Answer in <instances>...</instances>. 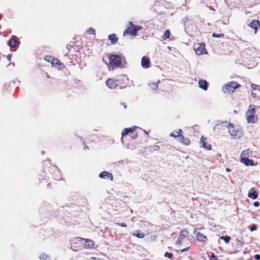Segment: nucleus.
I'll list each match as a JSON object with an SVG mask.
<instances>
[{"instance_id": "1", "label": "nucleus", "mask_w": 260, "mask_h": 260, "mask_svg": "<svg viewBox=\"0 0 260 260\" xmlns=\"http://www.w3.org/2000/svg\"><path fill=\"white\" fill-rule=\"evenodd\" d=\"M110 61L108 64L109 68L113 69L115 67H123V63H125V58L118 55L111 54L109 56Z\"/></svg>"}, {"instance_id": "2", "label": "nucleus", "mask_w": 260, "mask_h": 260, "mask_svg": "<svg viewBox=\"0 0 260 260\" xmlns=\"http://www.w3.org/2000/svg\"><path fill=\"white\" fill-rule=\"evenodd\" d=\"M222 126H225L229 129V133L233 137H241L242 136V133L240 130L239 126L237 125H234L227 121L221 123Z\"/></svg>"}, {"instance_id": "3", "label": "nucleus", "mask_w": 260, "mask_h": 260, "mask_svg": "<svg viewBox=\"0 0 260 260\" xmlns=\"http://www.w3.org/2000/svg\"><path fill=\"white\" fill-rule=\"evenodd\" d=\"M82 240H85V244L84 246L85 248L86 249H92L94 245V243L93 241L88 239H83L81 237H76L74 238L72 240L71 245V249L75 251H77L78 250L79 248L77 246H75V244H76L77 243V242L81 241Z\"/></svg>"}, {"instance_id": "4", "label": "nucleus", "mask_w": 260, "mask_h": 260, "mask_svg": "<svg viewBox=\"0 0 260 260\" xmlns=\"http://www.w3.org/2000/svg\"><path fill=\"white\" fill-rule=\"evenodd\" d=\"M255 109L254 105H250L248 110L246 112L245 116L248 123H254L257 120V116L255 114Z\"/></svg>"}, {"instance_id": "5", "label": "nucleus", "mask_w": 260, "mask_h": 260, "mask_svg": "<svg viewBox=\"0 0 260 260\" xmlns=\"http://www.w3.org/2000/svg\"><path fill=\"white\" fill-rule=\"evenodd\" d=\"M240 85L235 82H231L222 87V90L224 93H233L234 89L240 87Z\"/></svg>"}, {"instance_id": "6", "label": "nucleus", "mask_w": 260, "mask_h": 260, "mask_svg": "<svg viewBox=\"0 0 260 260\" xmlns=\"http://www.w3.org/2000/svg\"><path fill=\"white\" fill-rule=\"evenodd\" d=\"M188 232L186 229H183L178 238V240L176 241L175 244L177 245H180L182 244L184 241H188L189 239L187 237Z\"/></svg>"}, {"instance_id": "7", "label": "nucleus", "mask_w": 260, "mask_h": 260, "mask_svg": "<svg viewBox=\"0 0 260 260\" xmlns=\"http://www.w3.org/2000/svg\"><path fill=\"white\" fill-rule=\"evenodd\" d=\"M129 24L131 26L133 27L132 29H131L129 27L126 29L125 31H124L123 33V36H125L126 34H130L132 36H136L137 34V32L140 30L142 27L140 26L134 25L132 22H129Z\"/></svg>"}, {"instance_id": "8", "label": "nucleus", "mask_w": 260, "mask_h": 260, "mask_svg": "<svg viewBox=\"0 0 260 260\" xmlns=\"http://www.w3.org/2000/svg\"><path fill=\"white\" fill-rule=\"evenodd\" d=\"M106 84L107 87L110 89H114L118 85V81L112 79L107 80Z\"/></svg>"}, {"instance_id": "9", "label": "nucleus", "mask_w": 260, "mask_h": 260, "mask_svg": "<svg viewBox=\"0 0 260 260\" xmlns=\"http://www.w3.org/2000/svg\"><path fill=\"white\" fill-rule=\"evenodd\" d=\"M175 133H176V134H178V135H174V133H171L170 134V137H174V138H178V140L182 143L183 142V141L184 140V136L181 134L182 133V129H177L176 131H175Z\"/></svg>"}, {"instance_id": "10", "label": "nucleus", "mask_w": 260, "mask_h": 260, "mask_svg": "<svg viewBox=\"0 0 260 260\" xmlns=\"http://www.w3.org/2000/svg\"><path fill=\"white\" fill-rule=\"evenodd\" d=\"M194 50L196 51L197 54L200 55L206 53L205 45L202 44L199 45H195L194 47Z\"/></svg>"}, {"instance_id": "11", "label": "nucleus", "mask_w": 260, "mask_h": 260, "mask_svg": "<svg viewBox=\"0 0 260 260\" xmlns=\"http://www.w3.org/2000/svg\"><path fill=\"white\" fill-rule=\"evenodd\" d=\"M99 177L103 179L110 180L112 181L113 180V175L111 173L106 171H103L99 174Z\"/></svg>"}, {"instance_id": "12", "label": "nucleus", "mask_w": 260, "mask_h": 260, "mask_svg": "<svg viewBox=\"0 0 260 260\" xmlns=\"http://www.w3.org/2000/svg\"><path fill=\"white\" fill-rule=\"evenodd\" d=\"M150 59L147 56H143L141 59V66L144 69H147L150 67Z\"/></svg>"}, {"instance_id": "13", "label": "nucleus", "mask_w": 260, "mask_h": 260, "mask_svg": "<svg viewBox=\"0 0 260 260\" xmlns=\"http://www.w3.org/2000/svg\"><path fill=\"white\" fill-rule=\"evenodd\" d=\"M52 65L58 70H61L64 67V65L63 63L61 62L58 59L55 58L53 59Z\"/></svg>"}, {"instance_id": "14", "label": "nucleus", "mask_w": 260, "mask_h": 260, "mask_svg": "<svg viewBox=\"0 0 260 260\" xmlns=\"http://www.w3.org/2000/svg\"><path fill=\"white\" fill-rule=\"evenodd\" d=\"M240 161L246 166H253L254 165V161L252 159H249L247 157H241Z\"/></svg>"}, {"instance_id": "15", "label": "nucleus", "mask_w": 260, "mask_h": 260, "mask_svg": "<svg viewBox=\"0 0 260 260\" xmlns=\"http://www.w3.org/2000/svg\"><path fill=\"white\" fill-rule=\"evenodd\" d=\"M193 234L196 236L197 239L200 241H205L207 239V237L205 235L197 232L196 230L194 231Z\"/></svg>"}, {"instance_id": "16", "label": "nucleus", "mask_w": 260, "mask_h": 260, "mask_svg": "<svg viewBox=\"0 0 260 260\" xmlns=\"http://www.w3.org/2000/svg\"><path fill=\"white\" fill-rule=\"evenodd\" d=\"M248 26L251 28L255 29V32H256L258 27H260V23L259 21L257 20H253L248 24Z\"/></svg>"}, {"instance_id": "17", "label": "nucleus", "mask_w": 260, "mask_h": 260, "mask_svg": "<svg viewBox=\"0 0 260 260\" xmlns=\"http://www.w3.org/2000/svg\"><path fill=\"white\" fill-rule=\"evenodd\" d=\"M200 88L203 89L204 90H207L208 89V83L204 80L200 79L198 82Z\"/></svg>"}, {"instance_id": "18", "label": "nucleus", "mask_w": 260, "mask_h": 260, "mask_svg": "<svg viewBox=\"0 0 260 260\" xmlns=\"http://www.w3.org/2000/svg\"><path fill=\"white\" fill-rule=\"evenodd\" d=\"M51 169L54 172L55 179L59 180L61 178V175L58 168L56 166H52Z\"/></svg>"}, {"instance_id": "19", "label": "nucleus", "mask_w": 260, "mask_h": 260, "mask_svg": "<svg viewBox=\"0 0 260 260\" xmlns=\"http://www.w3.org/2000/svg\"><path fill=\"white\" fill-rule=\"evenodd\" d=\"M248 197L253 200L256 199L258 197V193L253 188H252L248 192Z\"/></svg>"}, {"instance_id": "20", "label": "nucleus", "mask_w": 260, "mask_h": 260, "mask_svg": "<svg viewBox=\"0 0 260 260\" xmlns=\"http://www.w3.org/2000/svg\"><path fill=\"white\" fill-rule=\"evenodd\" d=\"M206 139L203 137H202L201 138V147H203L207 150H210L211 149V146L210 145H207L206 142H205Z\"/></svg>"}, {"instance_id": "21", "label": "nucleus", "mask_w": 260, "mask_h": 260, "mask_svg": "<svg viewBox=\"0 0 260 260\" xmlns=\"http://www.w3.org/2000/svg\"><path fill=\"white\" fill-rule=\"evenodd\" d=\"M251 154L252 151H250V149H246L241 152V157H249L251 155Z\"/></svg>"}, {"instance_id": "22", "label": "nucleus", "mask_w": 260, "mask_h": 260, "mask_svg": "<svg viewBox=\"0 0 260 260\" xmlns=\"http://www.w3.org/2000/svg\"><path fill=\"white\" fill-rule=\"evenodd\" d=\"M134 130V128H125L122 132V137L128 135L129 133L132 134L133 131Z\"/></svg>"}, {"instance_id": "23", "label": "nucleus", "mask_w": 260, "mask_h": 260, "mask_svg": "<svg viewBox=\"0 0 260 260\" xmlns=\"http://www.w3.org/2000/svg\"><path fill=\"white\" fill-rule=\"evenodd\" d=\"M39 258L40 260H50L51 257L45 253H42L40 255Z\"/></svg>"}, {"instance_id": "24", "label": "nucleus", "mask_w": 260, "mask_h": 260, "mask_svg": "<svg viewBox=\"0 0 260 260\" xmlns=\"http://www.w3.org/2000/svg\"><path fill=\"white\" fill-rule=\"evenodd\" d=\"M8 44L11 48L15 47L17 46V41L14 38L11 39L8 42Z\"/></svg>"}, {"instance_id": "25", "label": "nucleus", "mask_w": 260, "mask_h": 260, "mask_svg": "<svg viewBox=\"0 0 260 260\" xmlns=\"http://www.w3.org/2000/svg\"><path fill=\"white\" fill-rule=\"evenodd\" d=\"M109 39L111 41V43L113 44L115 43L117 41V38L115 34L110 35L108 37Z\"/></svg>"}, {"instance_id": "26", "label": "nucleus", "mask_w": 260, "mask_h": 260, "mask_svg": "<svg viewBox=\"0 0 260 260\" xmlns=\"http://www.w3.org/2000/svg\"><path fill=\"white\" fill-rule=\"evenodd\" d=\"M159 82V81H157V83L153 82L150 83L149 84V87L153 90H156L157 88L158 84Z\"/></svg>"}, {"instance_id": "27", "label": "nucleus", "mask_w": 260, "mask_h": 260, "mask_svg": "<svg viewBox=\"0 0 260 260\" xmlns=\"http://www.w3.org/2000/svg\"><path fill=\"white\" fill-rule=\"evenodd\" d=\"M133 235L139 238H142L145 235L143 232H140V231H136V233L133 234Z\"/></svg>"}, {"instance_id": "28", "label": "nucleus", "mask_w": 260, "mask_h": 260, "mask_svg": "<svg viewBox=\"0 0 260 260\" xmlns=\"http://www.w3.org/2000/svg\"><path fill=\"white\" fill-rule=\"evenodd\" d=\"M220 238L222 240H223L226 243H229L230 240H231V237L229 236H221Z\"/></svg>"}, {"instance_id": "29", "label": "nucleus", "mask_w": 260, "mask_h": 260, "mask_svg": "<svg viewBox=\"0 0 260 260\" xmlns=\"http://www.w3.org/2000/svg\"><path fill=\"white\" fill-rule=\"evenodd\" d=\"M171 33L169 29L166 30L163 35V37L164 39H168L170 38Z\"/></svg>"}, {"instance_id": "30", "label": "nucleus", "mask_w": 260, "mask_h": 260, "mask_svg": "<svg viewBox=\"0 0 260 260\" xmlns=\"http://www.w3.org/2000/svg\"><path fill=\"white\" fill-rule=\"evenodd\" d=\"M212 36L214 38H222L224 37V34L222 33L217 34L214 32L212 34Z\"/></svg>"}, {"instance_id": "31", "label": "nucleus", "mask_w": 260, "mask_h": 260, "mask_svg": "<svg viewBox=\"0 0 260 260\" xmlns=\"http://www.w3.org/2000/svg\"><path fill=\"white\" fill-rule=\"evenodd\" d=\"M54 57H52L50 56H47L45 58V59L48 61V62H51V64H52V62H53V59H54Z\"/></svg>"}, {"instance_id": "32", "label": "nucleus", "mask_w": 260, "mask_h": 260, "mask_svg": "<svg viewBox=\"0 0 260 260\" xmlns=\"http://www.w3.org/2000/svg\"><path fill=\"white\" fill-rule=\"evenodd\" d=\"M95 29L92 27H90L89 29L86 31V33L88 34H93L95 35Z\"/></svg>"}, {"instance_id": "33", "label": "nucleus", "mask_w": 260, "mask_h": 260, "mask_svg": "<svg viewBox=\"0 0 260 260\" xmlns=\"http://www.w3.org/2000/svg\"><path fill=\"white\" fill-rule=\"evenodd\" d=\"M190 140L188 138H184L182 143L184 145H188L190 144Z\"/></svg>"}, {"instance_id": "34", "label": "nucleus", "mask_w": 260, "mask_h": 260, "mask_svg": "<svg viewBox=\"0 0 260 260\" xmlns=\"http://www.w3.org/2000/svg\"><path fill=\"white\" fill-rule=\"evenodd\" d=\"M190 19V18L189 17H184V18L182 19V22L185 24V23L188 21Z\"/></svg>"}, {"instance_id": "35", "label": "nucleus", "mask_w": 260, "mask_h": 260, "mask_svg": "<svg viewBox=\"0 0 260 260\" xmlns=\"http://www.w3.org/2000/svg\"><path fill=\"white\" fill-rule=\"evenodd\" d=\"M130 135L133 139H136L138 137V134L137 133H134V131H133L132 134H130Z\"/></svg>"}, {"instance_id": "36", "label": "nucleus", "mask_w": 260, "mask_h": 260, "mask_svg": "<svg viewBox=\"0 0 260 260\" xmlns=\"http://www.w3.org/2000/svg\"><path fill=\"white\" fill-rule=\"evenodd\" d=\"M259 86L256 85L255 84H252L251 85V87L253 90H256V89H257L258 88Z\"/></svg>"}, {"instance_id": "37", "label": "nucleus", "mask_w": 260, "mask_h": 260, "mask_svg": "<svg viewBox=\"0 0 260 260\" xmlns=\"http://www.w3.org/2000/svg\"><path fill=\"white\" fill-rule=\"evenodd\" d=\"M165 256H167L169 258H171L173 256V254L171 253H169V252H166L165 253Z\"/></svg>"}, {"instance_id": "38", "label": "nucleus", "mask_w": 260, "mask_h": 260, "mask_svg": "<svg viewBox=\"0 0 260 260\" xmlns=\"http://www.w3.org/2000/svg\"><path fill=\"white\" fill-rule=\"evenodd\" d=\"M189 249V247H186V248L181 250L180 252H181V253H183V252H184L185 251H188Z\"/></svg>"}, {"instance_id": "39", "label": "nucleus", "mask_w": 260, "mask_h": 260, "mask_svg": "<svg viewBox=\"0 0 260 260\" xmlns=\"http://www.w3.org/2000/svg\"><path fill=\"white\" fill-rule=\"evenodd\" d=\"M212 260H218V258L216 256H215L213 253H212Z\"/></svg>"}, {"instance_id": "40", "label": "nucleus", "mask_w": 260, "mask_h": 260, "mask_svg": "<svg viewBox=\"0 0 260 260\" xmlns=\"http://www.w3.org/2000/svg\"><path fill=\"white\" fill-rule=\"evenodd\" d=\"M256 229V226L255 224L252 225V226L250 228V231L251 232L255 230Z\"/></svg>"}, {"instance_id": "41", "label": "nucleus", "mask_w": 260, "mask_h": 260, "mask_svg": "<svg viewBox=\"0 0 260 260\" xmlns=\"http://www.w3.org/2000/svg\"><path fill=\"white\" fill-rule=\"evenodd\" d=\"M118 225L120 226H122V227H126V225L123 223V222H122V223H117Z\"/></svg>"}, {"instance_id": "42", "label": "nucleus", "mask_w": 260, "mask_h": 260, "mask_svg": "<svg viewBox=\"0 0 260 260\" xmlns=\"http://www.w3.org/2000/svg\"><path fill=\"white\" fill-rule=\"evenodd\" d=\"M253 205H254V207H257L259 206V203L258 202H255L253 203Z\"/></svg>"}, {"instance_id": "43", "label": "nucleus", "mask_w": 260, "mask_h": 260, "mask_svg": "<svg viewBox=\"0 0 260 260\" xmlns=\"http://www.w3.org/2000/svg\"><path fill=\"white\" fill-rule=\"evenodd\" d=\"M254 257L256 259H260V255H259V254H255L254 256Z\"/></svg>"}, {"instance_id": "44", "label": "nucleus", "mask_w": 260, "mask_h": 260, "mask_svg": "<svg viewBox=\"0 0 260 260\" xmlns=\"http://www.w3.org/2000/svg\"><path fill=\"white\" fill-rule=\"evenodd\" d=\"M159 149V146L158 145L154 146V150H158Z\"/></svg>"}, {"instance_id": "45", "label": "nucleus", "mask_w": 260, "mask_h": 260, "mask_svg": "<svg viewBox=\"0 0 260 260\" xmlns=\"http://www.w3.org/2000/svg\"><path fill=\"white\" fill-rule=\"evenodd\" d=\"M7 59L9 60V61H10L11 59V54H8L7 56Z\"/></svg>"}, {"instance_id": "46", "label": "nucleus", "mask_w": 260, "mask_h": 260, "mask_svg": "<svg viewBox=\"0 0 260 260\" xmlns=\"http://www.w3.org/2000/svg\"><path fill=\"white\" fill-rule=\"evenodd\" d=\"M251 96L253 98H255L256 97V94L255 93H253V92H251Z\"/></svg>"}, {"instance_id": "47", "label": "nucleus", "mask_w": 260, "mask_h": 260, "mask_svg": "<svg viewBox=\"0 0 260 260\" xmlns=\"http://www.w3.org/2000/svg\"><path fill=\"white\" fill-rule=\"evenodd\" d=\"M220 126V124H217L215 127H214V131H215L216 128H217L218 129L219 128V127Z\"/></svg>"}, {"instance_id": "48", "label": "nucleus", "mask_w": 260, "mask_h": 260, "mask_svg": "<svg viewBox=\"0 0 260 260\" xmlns=\"http://www.w3.org/2000/svg\"><path fill=\"white\" fill-rule=\"evenodd\" d=\"M122 105L123 106L124 108H126V105L125 103H122Z\"/></svg>"}, {"instance_id": "49", "label": "nucleus", "mask_w": 260, "mask_h": 260, "mask_svg": "<svg viewBox=\"0 0 260 260\" xmlns=\"http://www.w3.org/2000/svg\"><path fill=\"white\" fill-rule=\"evenodd\" d=\"M226 170L227 172H230L231 171V170L229 169V168H227Z\"/></svg>"}, {"instance_id": "50", "label": "nucleus", "mask_w": 260, "mask_h": 260, "mask_svg": "<svg viewBox=\"0 0 260 260\" xmlns=\"http://www.w3.org/2000/svg\"><path fill=\"white\" fill-rule=\"evenodd\" d=\"M168 49H169V50H171V48L170 46L168 47Z\"/></svg>"}, {"instance_id": "51", "label": "nucleus", "mask_w": 260, "mask_h": 260, "mask_svg": "<svg viewBox=\"0 0 260 260\" xmlns=\"http://www.w3.org/2000/svg\"><path fill=\"white\" fill-rule=\"evenodd\" d=\"M257 90L260 91V86L258 87V88H257Z\"/></svg>"}, {"instance_id": "52", "label": "nucleus", "mask_w": 260, "mask_h": 260, "mask_svg": "<svg viewBox=\"0 0 260 260\" xmlns=\"http://www.w3.org/2000/svg\"><path fill=\"white\" fill-rule=\"evenodd\" d=\"M145 134H147V135H148V132H147L145 131Z\"/></svg>"}, {"instance_id": "53", "label": "nucleus", "mask_w": 260, "mask_h": 260, "mask_svg": "<svg viewBox=\"0 0 260 260\" xmlns=\"http://www.w3.org/2000/svg\"><path fill=\"white\" fill-rule=\"evenodd\" d=\"M97 259H98V260H100V259H98V258Z\"/></svg>"}]
</instances>
